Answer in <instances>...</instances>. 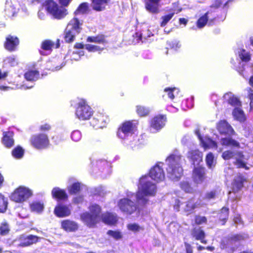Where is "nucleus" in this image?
<instances>
[{"label": "nucleus", "instance_id": "obj_1", "mask_svg": "<svg viewBox=\"0 0 253 253\" xmlns=\"http://www.w3.org/2000/svg\"><path fill=\"white\" fill-rule=\"evenodd\" d=\"M149 174V176H144L140 179L139 190L137 195L139 202L142 200L143 203H145L147 201L148 196L154 195L156 192V185L150 181V179L159 182L165 178L164 170L161 166L158 164L151 169Z\"/></svg>", "mask_w": 253, "mask_h": 253}, {"label": "nucleus", "instance_id": "obj_2", "mask_svg": "<svg viewBox=\"0 0 253 253\" xmlns=\"http://www.w3.org/2000/svg\"><path fill=\"white\" fill-rule=\"evenodd\" d=\"M137 125L135 121L126 122L120 126L117 132L118 137L126 140L125 143L132 148L134 147L137 142L134 135L137 130Z\"/></svg>", "mask_w": 253, "mask_h": 253}, {"label": "nucleus", "instance_id": "obj_3", "mask_svg": "<svg viewBox=\"0 0 253 253\" xmlns=\"http://www.w3.org/2000/svg\"><path fill=\"white\" fill-rule=\"evenodd\" d=\"M89 212H85L81 215V220L88 227H94L100 220L101 207L96 204L89 207Z\"/></svg>", "mask_w": 253, "mask_h": 253}, {"label": "nucleus", "instance_id": "obj_4", "mask_svg": "<svg viewBox=\"0 0 253 253\" xmlns=\"http://www.w3.org/2000/svg\"><path fill=\"white\" fill-rule=\"evenodd\" d=\"M137 194L136 195L132 194L130 196L128 195L127 198H122L119 201L118 206L122 212L126 214H131L136 211L137 206L133 201L135 200L134 199H136L139 205H144L147 202L148 199H147V201L144 203L142 202V200L139 202L137 197Z\"/></svg>", "mask_w": 253, "mask_h": 253}, {"label": "nucleus", "instance_id": "obj_5", "mask_svg": "<svg viewBox=\"0 0 253 253\" xmlns=\"http://www.w3.org/2000/svg\"><path fill=\"white\" fill-rule=\"evenodd\" d=\"M82 24L76 16L70 20L65 30L64 39L66 42H71L74 41L76 36L81 31Z\"/></svg>", "mask_w": 253, "mask_h": 253}, {"label": "nucleus", "instance_id": "obj_6", "mask_svg": "<svg viewBox=\"0 0 253 253\" xmlns=\"http://www.w3.org/2000/svg\"><path fill=\"white\" fill-rule=\"evenodd\" d=\"M42 7L48 13L56 19H62L67 14L65 8L59 6L53 0H46L42 3Z\"/></svg>", "mask_w": 253, "mask_h": 253}, {"label": "nucleus", "instance_id": "obj_7", "mask_svg": "<svg viewBox=\"0 0 253 253\" xmlns=\"http://www.w3.org/2000/svg\"><path fill=\"white\" fill-rule=\"evenodd\" d=\"M194 166L192 178L195 183H202L206 179L205 169L203 167L204 162L203 159H192Z\"/></svg>", "mask_w": 253, "mask_h": 253}, {"label": "nucleus", "instance_id": "obj_8", "mask_svg": "<svg viewBox=\"0 0 253 253\" xmlns=\"http://www.w3.org/2000/svg\"><path fill=\"white\" fill-rule=\"evenodd\" d=\"M205 205L200 199H199L196 202L193 199L184 203H181L179 200H176L174 208L177 211H179L180 208L184 211L189 214L196 208L203 207Z\"/></svg>", "mask_w": 253, "mask_h": 253}, {"label": "nucleus", "instance_id": "obj_9", "mask_svg": "<svg viewBox=\"0 0 253 253\" xmlns=\"http://www.w3.org/2000/svg\"><path fill=\"white\" fill-rule=\"evenodd\" d=\"M168 165L167 168L168 176L173 181H177L182 175L183 169L175 159H167Z\"/></svg>", "mask_w": 253, "mask_h": 253}, {"label": "nucleus", "instance_id": "obj_10", "mask_svg": "<svg viewBox=\"0 0 253 253\" xmlns=\"http://www.w3.org/2000/svg\"><path fill=\"white\" fill-rule=\"evenodd\" d=\"M248 238L246 234H235L229 236L223 241V248H228L234 252L240 246V242Z\"/></svg>", "mask_w": 253, "mask_h": 253}, {"label": "nucleus", "instance_id": "obj_11", "mask_svg": "<svg viewBox=\"0 0 253 253\" xmlns=\"http://www.w3.org/2000/svg\"><path fill=\"white\" fill-rule=\"evenodd\" d=\"M93 114L92 109L86 104L84 100H81L78 103L76 115L80 120H88Z\"/></svg>", "mask_w": 253, "mask_h": 253}, {"label": "nucleus", "instance_id": "obj_12", "mask_svg": "<svg viewBox=\"0 0 253 253\" xmlns=\"http://www.w3.org/2000/svg\"><path fill=\"white\" fill-rule=\"evenodd\" d=\"M33 194L32 191L27 187L19 186L11 195V199L16 202L21 203L26 201Z\"/></svg>", "mask_w": 253, "mask_h": 253}, {"label": "nucleus", "instance_id": "obj_13", "mask_svg": "<svg viewBox=\"0 0 253 253\" xmlns=\"http://www.w3.org/2000/svg\"><path fill=\"white\" fill-rule=\"evenodd\" d=\"M31 142L32 146L38 149H45L49 144L48 136L44 133L33 135L31 138Z\"/></svg>", "mask_w": 253, "mask_h": 253}, {"label": "nucleus", "instance_id": "obj_14", "mask_svg": "<svg viewBox=\"0 0 253 253\" xmlns=\"http://www.w3.org/2000/svg\"><path fill=\"white\" fill-rule=\"evenodd\" d=\"M108 120V118L106 115L99 113L94 116L90 124L96 129L102 128L106 126Z\"/></svg>", "mask_w": 253, "mask_h": 253}, {"label": "nucleus", "instance_id": "obj_15", "mask_svg": "<svg viewBox=\"0 0 253 253\" xmlns=\"http://www.w3.org/2000/svg\"><path fill=\"white\" fill-rule=\"evenodd\" d=\"M166 122V118L164 115H158L155 116L151 121L150 126L151 128H153L157 131L162 129Z\"/></svg>", "mask_w": 253, "mask_h": 253}, {"label": "nucleus", "instance_id": "obj_16", "mask_svg": "<svg viewBox=\"0 0 253 253\" xmlns=\"http://www.w3.org/2000/svg\"><path fill=\"white\" fill-rule=\"evenodd\" d=\"M39 237L37 236L30 235H21L19 238L20 243L18 246L21 247H26L30 246L33 244L36 243L38 241Z\"/></svg>", "mask_w": 253, "mask_h": 253}, {"label": "nucleus", "instance_id": "obj_17", "mask_svg": "<svg viewBox=\"0 0 253 253\" xmlns=\"http://www.w3.org/2000/svg\"><path fill=\"white\" fill-rule=\"evenodd\" d=\"M161 0H147L145 7L147 11L152 13H158L159 12Z\"/></svg>", "mask_w": 253, "mask_h": 253}, {"label": "nucleus", "instance_id": "obj_18", "mask_svg": "<svg viewBox=\"0 0 253 253\" xmlns=\"http://www.w3.org/2000/svg\"><path fill=\"white\" fill-rule=\"evenodd\" d=\"M195 133L197 135L199 139L200 140L203 147L205 149L216 147V143L211 139L209 138H205L203 139L201 136L199 130H196Z\"/></svg>", "mask_w": 253, "mask_h": 253}, {"label": "nucleus", "instance_id": "obj_19", "mask_svg": "<svg viewBox=\"0 0 253 253\" xmlns=\"http://www.w3.org/2000/svg\"><path fill=\"white\" fill-rule=\"evenodd\" d=\"M246 178L240 174H238L234 178L232 183L233 190L238 192L243 187V183L246 181Z\"/></svg>", "mask_w": 253, "mask_h": 253}, {"label": "nucleus", "instance_id": "obj_20", "mask_svg": "<svg viewBox=\"0 0 253 253\" xmlns=\"http://www.w3.org/2000/svg\"><path fill=\"white\" fill-rule=\"evenodd\" d=\"M218 131L221 133L228 134L229 135L234 132L232 127L225 121H221L217 126Z\"/></svg>", "mask_w": 253, "mask_h": 253}, {"label": "nucleus", "instance_id": "obj_21", "mask_svg": "<svg viewBox=\"0 0 253 253\" xmlns=\"http://www.w3.org/2000/svg\"><path fill=\"white\" fill-rule=\"evenodd\" d=\"M110 0H92V9L97 11H101L105 9Z\"/></svg>", "mask_w": 253, "mask_h": 253}, {"label": "nucleus", "instance_id": "obj_22", "mask_svg": "<svg viewBox=\"0 0 253 253\" xmlns=\"http://www.w3.org/2000/svg\"><path fill=\"white\" fill-rule=\"evenodd\" d=\"M54 213L58 217H63L69 215L71 214V211L66 206L59 205L55 208Z\"/></svg>", "mask_w": 253, "mask_h": 253}, {"label": "nucleus", "instance_id": "obj_23", "mask_svg": "<svg viewBox=\"0 0 253 253\" xmlns=\"http://www.w3.org/2000/svg\"><path fill=\"white\" fill-rule=\"evenodd\" d=\"M12 132L8 131L3 133L2 142L3 145L7 148H10L14 145Z\"/></svg>", "mask_w": 253, "mask_h": 253}, {"label": "nucleus", "instance_id": "obj_24", "mask_svg": "<svg viewBox=\"0 0 253 253\" xmlns=\"http://www.w3.org/2000/svg\"><path fill=\"white\" fill-rule=\"evenodd\" d=\"M102 220L105 224L113 225L116 223L118 218L115 213L106 212L101 216Z\"/></svg>", "mask_w": 253, "mask_h": 253}, {"label": "nucleus", "instance_id": "obj_25", "mask_svg": "<svg viewBox=\"0 0 253 253\" xmlns=\"http://www.w3.org/2000/svg\"><path fill=\"white\" fill-rule=\"evenodd\" d=\"M61 226L63 229L69 232L75 231L78 228V224L70 220H63L61 222Z\"/></svg>", "mask_w": 253, "mask_h": 253}, {"label": "nucleus", "instance_id": "obj_26", "mask_svg": "<svg viewBox=\"0 0 253 253\" xmlns=\"http://www.w3.org/2000/svg\"><path fill=\"white\" fill-rule=\"evenodd\" d=\"M18 44L19 40L17 38L9 36L6 38V42L5 43V48L8 50H13Z\"/></svg>", "mask_w": 253, "mask_h": 253}, {"label": "nucleus", "instance_id": "obj_27", "mask_svg": "<svg viewBox=\"0 0 253 253\" xmlns=\"http://www.w3.org/2000/svg\"><path fill=\"white\" fill-rule=\"evenodd\" d=\"M210 13L207 12L203 16H201L197 22V26L199 28H203L207 23H208L209 25H212V19H210L209 14Z\"/></svg>", "mask_w": 253, "mask_h": 253}, {"label": "nucleus", "instance_id": "obj_28", "mask_svg": "<svg viewBox=\"0 0 253 253\" xmlns=\"http://www.w3.org/2000/svg\"><path fill=\"white\" fill-rule=\"evenodd\" d=\"M223 97L225 101H227L229 104L232 106H241V102L239 101V99L231 92L225 94Z\"/></svg>", "mask_w": 253, "mask_h": 253}, {"label": "nucleus", "instance_id": "obj_29", "mask_svg": "<svg viewBox=\"0 0 253 253\" xmlns=\"http://www.w3.org/2000/svg\"><path fill=\"white\" fill-rule=\"evenodd\" d=\"M232 115L235 120L240 122H243L246 120L245 115L243 111L238 107L234 108L232 112Z\"/></svg>", "mask_w": 253, "mask_h": 253}, {"label": "nucleus", "instance_id": "obj_30", "mask_svg": "<svg viewBox=\"0 0 253 253\" xmlns=\"http://www.w3.org/2000/svg\"><path fill=\"white\" fill-rule=\"evenodd\" d=\"M30 207L32 211L40 213L44 209V205L41 202L35 201L30 204Z\"/></svg>", "mask_w": 253, "mask_h": 253}, {"label": "nucleus", "instance_id": "obj_31", "mask_svg": "<svg viewBox=\"0 0 253 253\" xmlns=\"http://www.w3.org/2000/svg\"><path fill=\"white\" fill-rule=\"evenodd\" d=\"M244 157L241 152H237L236 153L231 150L224 152L222 154V157L225 158H242Z\"/></svg>", "mask_w": 253, "mask_h": 253}, {"label": "nucleus", "instance_id": "obj_32", "mask_svg": "<svg viewBox=\"0 0 253 253\" xmlns=\"http://www.w3.org/2000/svg\"><path fill=\"white\" fill-rule=\"evenodd\" d=\"M52 195L54 198L64 199L67 198L65 192L59 188H54L52 191Z\"/></svg>", "mask_w": 253, "mask_h": 253}, {"label": "nucleus", "instance_id": "obj_33", "mask_svg": "<svg viewBox=\"0 0 253 253\" xmlns=\"http://www.w3.org/2000/svg\"><path fill=\"white\" fill-rule=\"evenodd\" d=\"M192 235L197 240H201L202 243H206V242L203 240L205 237V233L200 228H195L192 232Z\"/></svg>", "mask_w": 253, "mask_h": 253}, {"label": "nucleus", "instance_id": "obj_34", "mask_svg": "<svg viewBox=\"0 0 253 253\" xmlns=\"http://www.w3.org/2000/svg\"><path fill=\"white\" fill-rule=\"evenodd\" d=\"M39 76V72L36 70H30L25 73V78L27 81H35L38 79Z\"/></svg>", "mask_w": 253, "mask_h": 253}, {"label": "nucleus", "instance_id": "obj_35", "mask_svg": "<svg viewBox=\"0 0 253 253\" xmlns=\"http://www.w3.org/2000/svg\"><path fill=\"white\" fill-rule=\"evenodd\" d=\"M88 10V4L86 2H84L81 4L78 9L75 11V16L79 14H84L86 13Z\"/></svg>", "mask_w": 253, "mask_h": 253}, {"label": "nucleus", "instance_id": "obj_36", "mask_svg": "<svg viewBox=\"0 0 253 253\" xmlns=\"http://www.w3.org/2000/svg\"><path fill=\"white\" fill-rule=\"evenodd\" d=\"M218 191L216 190L208 191L205 193L202 199L207 201L215 199L218 197Z\"/></svg>", "mask_w": 253, "mask_h": 253}, {"label": "nucleus", "instance_id": "obj_37", "mask_svg": "<svg viewBox=\"0 0 253 253\" xmlns=\"http://www.w3.org/2000/svg\"><path fill=\"white\" fill-rule=\"evenodd\" d=\"M25 151L21 146L16 147L12 151V155L16 158H21L23 157Z\"/></svg>", "mask_w": 253, "mask_h": 253}, {"label": "nucleus", "instance_id": "obj_38", "mask_svg": "<svg viewBox=\"0 0 253 253\" xmlns=\"http://www.w3.org/2000/svg\"><path fill=\"white\" fill-rule=\"evenodd\" d=\"M238 56L243 62H247L251 59L250 54L244 49H240L238 51Z\"/></svg>", "mask_w": 253, "mask_h": 253}, {"label": "nucleus", "instance_id": "obj_39", "mask_svg": "<svg viewBox=\"0 0 253 253\" xmlns=\"http://www.w3.org/2000/svg\"><path fill=\"white\" fill-rule=\"evenodd\" d=\"M221 143L223 145L233 146L238 147L239 143L230 137H226L221 139Z\"/></svg>", "mask_w": 253, "mask_h": 253}, {"label": "nucleus", "instance_id": "obj_40", "mask_svg": "<svg viewBox=\"0 0 253 253\" xmlns=\"http://www.w3.org/2000/svg\"><path fill=\"white\" fill-rule=\"evenodd\" d=\"M228 211L229 210L228 208L223 207L222 208L220 212L219 213L218 216L220 220L223 221L222 223L223 225L224 224L226 220L228 218Z\"/></svg>", "mask_w": 253, "mask_h": 253}, {"label": "nucleus", "instance_id": "obj_41", "mask_svg": "<svg viewBox=\"0 0 253 253\" xmlns=\"http://www.w3.org/2000/svg\"><path fill=\"white\" fill-rule=\"evenodd\" d=\"M7 199L0 194V212H4L7 207Z\"/></svg>", "mask_w": 253, "mask_h": 253}, {"label": "nucleus", "instance_id": "obj_42", "mask_svg": "<svg viewBox=\"0 0 253 253\" xmlns=\"http://www.w3.org/2000/svg\"><path fill=\"white\" fill-rule=\"evenodd\" d=\"M233 162L234 165L237 168H245L246 169H249L251 165H248L247 163L243 161V159H235Z\"/></svg>", "mask_w": 253, "mask_h": 253}, {"label": "nucleus", "instance_id": "obj_43", "mask_svg": "<svg viewBox=\"0 0 253 253\" xmlns=\"http://www.w3.org/2000/svg\"><path fill=\"white\" fill-rule=\"evenodd\" d=\"M55 44L50 40H46L42 42V49L46 51H51L54 47Z\"/></svg>", "mask_w": 253, "mask_h": 253}, {"label": "nucleus", "instance_id": "obj_44", "mask_svg": "<svg viewBox=\"0 0 253 253\" xmlns=\"http://www.w3.org/2000/svg\"><path fill=\"white\" fill-rule=\"evenodd\" d=\"M87 42L103 43L104 42L105 39L103 36H98L96 37H88L86 40Z\"/></svg>", "mask_w": 253, "mask_h": 253}, {"label": "nucleus", "instance_id": "obj_45", "mask_svg": "<svg viewBox=\"0 0 253 253\" xmlns=\"http://www.w3.org/2000/svg\"><path fill=\"white\" fill-rule=\"evenodd\" d=\"M81 188V184L79 182L74 183L69 188V192L71 194H74L80 191Z\"/></svg>", "mask_w": 253, "mask_h": 253}, {"label": "nucleus", "instance_id": "obj_46", "mask_svg": "<svg viewBox=\"0 0 253 253\" xmlns=\"http://www.w3.org/2000/svg\"><path fill=\"white\" fill-rule=\"evenodd\" d=\"M174 14V12L169 13L161 17L162 22L160 24L161 27H164L170 20Z\"/></svg>", "mask_w": 253, "mask_h": 253}, {"label": "nucleus", "instance_id": "obj_47", "mask_svg": "<svg viewBox=\"0 0 253 253\" xmlns=\"http://www.w3.org/2000/svg\"><path fill=\"white\" fill-rule=\"evenodd\" d=\"M203 154L198 150H192L189 152L188 158H202Z\"/></svg>", "mask_w": 253, "mask_h": 253}, {"label": "nucleus", "instance_id": "obj_48", "mask_svg": "<svg viewBox=\"0 0 253 253\" xmlns=\"http://www.w3.org/2000/svg\"><path fill=\"white\" fill-rule=\"evenodd\" d=\"M165 91L167 93V95L171 99H173L174 98L175 94L178 92V89L175 87L174 88H166Z\"/></svg>", "mask_w": 253, "mask_h": 253}, {"label": "nucleus", "instance_id": "obj_49", "mask_svg": "<svg viewBox=\"0 0 253 253\" xmlns=\"http://www.w3.org/2000/svg\"><path fill=\"white\" fill-rule=\"evenodd\" d=\"M137 114L140 116H144L148 115L150 112L148 108L141 106H137L136 110Z\"/></svg>", "mask_w": 253, "mask_h": 253}, {"label": "nucleus", "instance_id": "obj_50", "mask_svg": "<svg viewBox=\"0 0 253 253\" xmlns=\"http://www.w3.org/2000/svg\"><path fill=\"white\" fill-rule=\"evenodd\" d=\"M85 48L89 52H95L101 51L103 48H101L97 45H92L91 44H85Z\"/></svg>", "mask_w": 253, "mask_h": 253}, {"label": "nucleus", "instance_id": "obj_51", "mask_svg": "<svg viewBox=\"0 0 253 253\" xmlns=\"http://www.w3.org/2000/svg\"><path fill=\"white\" fill-rule=\"evenodd\" d=\"M71 137L74 141L78 142L80 141L82 138L81 132L78 130H74L71 133Z\"/></svg>", "mask_w": 253, "mask_h": 253}, {"label": "nucleus", "instance_id": "obj_52", "mask_svg": "<svg viewBox=\"0 0 253 253\" xmlns=\"http://www.w3.org/2000/svg\"><path fill=\"white\" fill-rule=\"evenodd\" d=\"M5 11L6 14L9 17L14 16L16 12V10L13 6L10 5H7L6 6Z\"/></svg>", "mask_w": 253, "mask_h": 253}, {"label": "nucleus", "instance_id": "obj_53", "mask_svg": "<svg viewBox=\"0 0 253 253\" xmlns=\"http://www.w3.org/2000/svg\"><path fill=\"white\" fill-rule=\"evenodd\" d=\"M180 187L183 190L187 193H192L193 191V188L187 182L184 181L181 182Z\"/></svg>", "mask_w": 253, "mask_h": 253}, {"label": "nucleus", "instance_id": "obj_54", "mask_svg": "<svg viewBox=\"0 0 253 253\" xmlns=\"http://www.w3.org/2000/svg\"><path fill=\"white\" fill-rule=\"evenodd\" d=\"M107 234L116 240H119L122 237L121 233L118 231L108 230Z\"/></svg>", "mask_w": 253, "mask_h": 253}, {"label": "nucleus", "instance_id": "obj_55", "mask_svg": "<svg viewBox=\"0 0 253 253\" xmlns=\"http://www.w3.org/2000/svg\"><path fill=\"white\" fill-rule=\"evenodd\" d=\"M127 229L131 231L136 232L139 231L142 228L136 223H130L127 225Z\"/></svg>", "mask_w": 253, "mask_h": 253}, {"label": "nucleus", "instance_id": "obj_56", "mask_svg": "<svg viewBox=\"0 0 253 253\" xmlns=\"http://www.w3.org/2000/svg\"><path fill=\"white\" fill-rule=\"evenodd\" d=\"M247 91L248 92V97L250 100V105L251 109L253 108V90L249 87L247 89Z\"/></svg>", "mask_w": 253, "mask_h": 253}, {"label": "nucleus", "instance_id": "obj_57", "mask_svg": "<svg viewBox=\"0 0 253 253\" xmlns=\"http://www.w3.org/2000/svg\"><path fill=\"white\" fill-rule=\"evenodd\" d=\"M9 232V227L7 224L3 223L0 226V234L4 235Z\"/></svg>", "mask_w": 253, "mask_h": 253}, {"label": "nucleus", "instance_id": "obj_58", "mask_svg": "<svg viewBox=\"0 0 253 253\" xmlns=\"http://www.w3.org/2000/svg\"><path fill=\"white\" fill-rule=\"evenodd\" d=\"M4 62L6 64H9L11 66H14L17 64V61L14 56L7 57L5 59Z\"/></svg>", "mask_w": 253, "mask_h": 253}, {"label": "nucleus", "instance_id": "obj_59", "mask_svg": "<svg viewBox=\"0 0 253 253\" xmlns=\"http://www.w3.org/2000/svg\"><path fill=\"white\" fill-rule=\"evenodd\" d=\"M195 220L197 224L200 225L206 223L207 222V218L205 216L196 215L195 216Z\"/></svg>", "mask_w": 253, "mask_h": 253}, {"label": "nucleus", "instance_id": "obj_60", "mask_svg": "<svg viewBox=\"0 0 253 253\" xmlns=\"http://www.w3.org/2000/svg\"><path fill=\"white\" fill-rule=\"evenodd\" d=\"M168 44L171 48L174 49V50H176L180 47L179 42L176 41L169 42H168Z\"/></svg>", "mask_w": 253, "mask_h": 253}, {"label": "nucleus", "instance_id": "obj_61", "mask_svg": "<svg viewBox=\"0 0 253 253\" xmlns=\"http://www.w3.org/2000/svg\"><path fill=\"white\" fill-rule=\"evenodd\" d=\"M205 162L210 169L214 167L216 164V161L214 159H205Z\"/></svg>", "mask_w": 253, "mask_h": 253}, {"label": "nucleus", "instance_id": "obj_62", "mask_svg": "<svg viewBox=\"0 0 253 253\" xmlns=\"http://www.w3.org/2000/svg\"><path fill=\"white\" fill-rule=\"evenodd\" d=\"M180 157L178 150H174L167 158H180Z\"/></svg>", "mask_w": 253, "mask_h": 253}, {"label": "nucleus", "instance_id": "obj_63", "mask_svg": "<svg viewBox=\"0 0 253 253\" xmlns=\"http://www.w3.org/2000/svg\"><path fill=\"white\" fill-rule=\"evenodd\" d=\"M43 8L44 7L40 9L38 12V17L41 19H44L45 17V11Z\"/></svg>", "mask_w": 253, "mask_h": 253}, {"label": "nucleus", "instance_id": "obj_64", "mask_svg": "<svg viewBox=\"0 0 253 253\" xmlns=\"http://www.w3.org/2000/svg\"><path fill=\"white\" fill-rule=\"evenodd\" d=\"M50 129V126L46 124L42 125L40 126V130L42 131L49 130Z\"/></svg>", "mask_w": 253, "mask_h": 253}]
</instances>
